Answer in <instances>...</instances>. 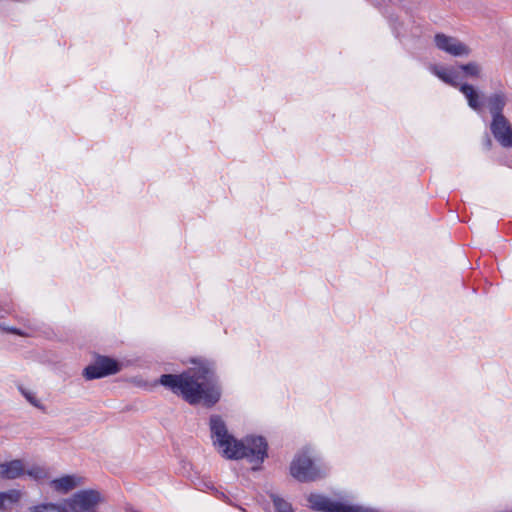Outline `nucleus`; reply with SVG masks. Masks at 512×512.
<instances>
[{"label": "nucleus", "instance_id": "0eeeda50", "mask_svg": "<svg viewBox=\"0 0 512 512\" xmlns=\"http://www.w3.org/2000/svg\"><path fill=\"white\" fill-rule=\"evenodd\" d=\"M434 42L439 50L455 57L468 56L471 53L470 47L465 43L456 37L448 36L444 33H437L434 37Z\"/></svg>", "mask_w": 512, "mask_h": 512}, {"label": "nucleus", "instance_id": "9d476101", "mask_svg": "<svg viewBox=\"0 0 512 512\" xmlns=\"http://www.w3.org/2000/svg\"><path fill=\"white\" fill-rule=\"evenodd\" d=\"M487 108L492 119L505 116L503 111L507 104V96L504 92L498 91L487 97Z\"/></svg>", "mask_w": 512, "mask_h": 512}, {"label": "nucleus", "instance_id": "f3484780", "mask_svg": "<svg viewBox=\"0 0 512 512\" xmlns=\"http://www.w3.org/2000/svg\"><path fill=\"white\" fill-rule=\"evenodd\" d=\"M1 494L3 496V504H5V502L16 503L21 498L20 491L15 489L9 490L7 492H1Z\"/></svg>", "mask_w": 512, "mask_h": 512}, {"label": "nucleus", "instance_id": "7ed1b4c3", "mask_svg": "<svg viewBox=\"0 0 512 512\" xmlns=\"http://www.w3.org/2000/svg\"><path fill=\"white\" fill-rule=\"evenodd\" d=\"M102 501L103 498L99 491L81 490L64 500L63 509L65 512H96Z\"/></svg>", "mask_w": 512, "mask_h": 512}, {"label": "nucleus", "instance_id": "20e7f679", "mask_svg": "<svg viewBox=\"0 0 512 512\" xmlns=\"http://www.w3.org/2000/svg\"><path fill=\"white\" fill-rule=\"evenodd\" d=\"M290 473L301 482L315 481L325 476V471L317 467L312 459L304 454L297 456L292 461Z\"/></svg>", "mask_w": 512, "mask_h": 512}, {"label": "nucleus", "instance_id": "412c9836", "mask_svg": "<svg viewBox=\"0 0 512 512\" xmlns=\"http://www.w3.org/2000/svg\"><path fill=\"white\" fill-rule=\"evenodd\" d=\"M491 146H492V141L488 138L486 141V147H487V149H490Z\"/></svg>", "mask_w": 512, "mask_h": 512}, {"label": "nucleus", "instance_id": "f03ea898", "mask_svg": "<svg viewBox=\"0 0 512 512\" xmlns=\"http://www.w3.org/2000/svg\"><path fill=\"white\" fill-rule=\"evenodd\" d=\"M213 444L218 446L228 459L248 458L251 463L260 464L267 457L268 444L262 436H248L245 442L238 441L229 434L224 420L212 415L209 420Z\"/></svg>", "mask_w": 512, "mask_h": 512}, {"label": "nucleus", "instance_id": "dca6fc26", "mask_svg": "<svg viewBox=\"0 0 512 512\" xmlns=\"http://www.w3.org/2000/svg\"><path fill=\"white\" fill-rule=\"evenodd\" d=\"M18 388H19V391L21 392V394L26 398V400L31 405H33L34 407L39 408V409L43 408L40 400H38L37 397L32 392L26 390L22 386H19Z\"/></svg>", "mask_w": 512, "mask_h": 512}, {"label": "nucleus", "instance_id": "6e6552de", "mask_svg": "<svg viewBox=\"0 0 512 512\" xmlns=\"http://www.w3.org/2000/svg\"><path fill=\"white\" fill-rule=\"evenodd\" d=\"M490 131L494 139L503 148H512V124L506 116L491 119Z\"/></svg>", "mask_w": 512, "mask_h": 512}, {"label": "nucleus", "instance_id": "423d86ee", "mask_svg": "<svg viewBox=\"0 0 512 512\" xmlns=\"http://www.w3.org/2000/svg\"><path fill=\"white\" fill-rule=\"evenodd\" d=\"M309 507L312 510L320 512H352V506L344 504L339 501H334L329 497L319 494L311 493L307 497Z\"/></svg>", "mask_w": 512, "mask_h": 512}, {"label": "nucleus", "instance_id": "f257e3e1", "mask_svg": "<svg viewBox=\"0 0 512 512\" xmlns=\"http://www.w3.org/2000/svg\"><path fill=\"white\" fill-rule=\"evenodd\" d=\"M159 383L173 393L181 395L191 405L214 406L221 397V388L215 374V366L208 361L181 374H163Z\"/></svg>", "mask_w": 512, "mask_h": 512}, {"label": "nucleus", "instance_id": "f8f14e48", "mask_svg": "<svg viewBox=\"0 0 512 512\" xmlns=\"http://www.w3.org/2000/svg\"><path fill=\"white\" fill-rule=\"evenodd\" d=\"M460 91L463 93L465 98L467 99L468 105L471 109L479 112L482 110V102L480 101V94L474 88V86L470 84H462L460 86Z\"/></svg>", "mask_w": 512, "mask_h": 512}, {"label": "nucleus", "instance_id": "aec40b11", "mask_svg": "<svg viewBox=\"0 0 512 512\" xmlns=\"http://www.w3.org/2000/svg\"><path fill=\"white\" fill-rule=\"evenodd\" d=\"M354 512H377L376 509L361 505H354Z\"/></svg>", "mask_w": 512, "mask_h": 512}, {"label": "nucleus", "instance_id": "a211bd4d", "mask_svg": "<svg viewBox=\"0 0 512 512\" xmlns=\"http://www.w3.org/2000/svg\"><path fill=\"white\" fill-rule=\"evenodd\" d=\"M434 73L444 82L450 83V84L453 83L451 71H449L447 69H443V68H441V69L435 68Z\"/></svg>", "mask_w": 512, "mask_h": 512}, {"label": "nucleus", "instance_id": "4468645a", "mask_svg": "<svg viewBox=\"0 0 512 512\" xmlns=\"http://www.w3.org/2000/svg\"><path fill=\"white\" fill-rule=\"evenodd\" d=\"M31 512H65L63 509V503L61 505H56L53 503L37 505L30 508Z\"/></svg>", "mask_w": 512, "mask_h": 512}, {"label": "nucleus", "instance_id": "6ab92c4d", "mask_svg": "<svg viewBox=\"0 0 512 512\" xmlns=\"http://www.w3.org/2000/svg\"><path fill=\"white\" fill-rule=\"evenodd\" d=\"M26 473L35 479H40L45 475L44 470L40 467H33L32 469L28 470Z\"/></svg>", "mask_w": 512, "mask_h": 512}, {"label": "nucleus", "instance_id": "39448f33", "mask_svg": "<svg viewBox=\"0 0 512 512\" xmlns=\"http://www.w3.org/2000/svg\"><path fill=\"white\" fill-rule=\"evenodd\" d=\"M119 371L120 365L116 360L107 356H98L93 364L84 369L83 376L87 380H93L116 374Z\"/></svg>", "mask_w": 512, "mask_h": 512}, {"label": "nucleus", "instance_id": "1a4fd4ad", "mask_svg": "<svg viewBox=\"0 0 512 512\" xmlns=\"http://www.w3.org/2000/svg\"><path fill=\"white\" fill-rule=\"evenodd\" d=\"M24 474L25 465L20 459L0 463V479L14 480Z\"/></svg>", "mask_w": 512, "mask_h": 512}, {"label": "nucleus", "instance_id": "9b49d317", "mask_svg": "<svg viewBox=\"0 0 512 512\" xmlns=\"http://www.w3.org/2000/svg\"><path fill=\"white\" fill-rule=\"evenodd\" d=\"M84 478L77 475H66L54 479L51 485L56 491L67 493L83 483Z\"/></svg>", "mask_w": 512, "mask_h": 512}, {"label": "nucleus", "instance_id": "2eb2a0df", "mask_svg": "<svg viewBox=\"0 0 512 512\" xmlns=\"http://www.w3.org/2000/svg\"><path fill=\"white\" fill-rule=\"evenodd\" d=\"M461 70L468 76L478 78L480 76L481 67L476 62H469L460 66Z\"/></svg>", "mask_w": 512, "mask_h": 512}, {"label": "nucleus", "instance_id": "ddd939ff", "mask_svg": "<svg viewBox=\"0 0 512 512\" xmlns=\"http://www.w3.org/2000/svg\"><path fill=\"white\" fill-rule=\"evenodd\" d=\"M269 497L273 502L274 508L277 512H294L292 505L281 496L275 493H270Z\"/></svg>", "mask_w": 512, "mask_h": 512}]
</instances>
